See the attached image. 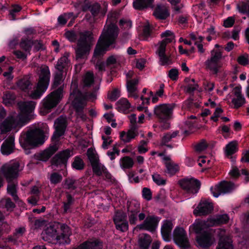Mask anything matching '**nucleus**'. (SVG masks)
I'll list each match as a JSON object with an SVG mask.
<instances>
[{
  "label": "nucleus",
  "mask_w": 249,
  "mask_h": 249,
  "mask_svg": "<svg viewBox=\"0 0 249 249\" xmlns=\"http://www.w3.org/2000/svg\"><path fill=\"white\" fill-rule=\"evenodd\" d=\"M54 126L55 131L52 137V140L54 143L51 144L44 151L35 154V158L36 160L46 161L58 150L59 139L64 135L67 127L66 118L62 116L58 118L55 121Z\"/></svg>",
  "instance_id": "1"
},
{
  "label": "nucleus",
  "mask_w": 249,
  "mask_h": 249,
  "mask_svg": "<svg viewBox=\"0 0 249 249\" xmlns=\"http://www.w3.org/2000/svg\"><path fill=\"white\" fill-rule=\"evenodd\" d=\"M118 32V28L113 23L105 26L95 48L92 60L105 53L110 45L115 42Z\"/></svg>",
  "instance_id": "2"
},
{
  "label": "nucleus",
  "mask_w": 249,
  "mask_h": 249,
  "mask_svg": "<svg viewBox=\"0 0 249 249\" xmlns=\"http://www.w3.org/2000/svg\"><path fill=\"white\" fill-rule=\"evenodd\" d=\"M6 112L3 108L0 109V134H3L12 129L20 128L27 123V117L16 112L10 113L5 119Z\"/></svg>",
  "instance_id": "3"
},
{
  "label": "nucleus",
  "mask_w": 249,
  "mask_h": 249,
  "mask_svg": "<svg viewBox=\"0 0 249 249\" xmlns=\"http://www.w3.org/2000/svg\"><path fill=\"white\" fill-rule=\"evenodd\" d=\"M71 231L69 227L65 224L60 225V232L57 233V230L54 225L48 227L42 233V239L49 243L54 244H65L70 242L69 236Z\"/></svg>",
  "instance_id": "4"
},
{
  "label": "nucleus",
  "mask_w": 249,
  "mask_h": 249,
  "mask_svg": "<svg viewBox=\"0 0 249 249\" xmlns=\"http://www.w3.org/2000/svg\"><path fill=\"white\" fill-rule=\"evenodd\" d=\"M99 87L96 86L94 91L90 94H83L74 85L73 91L71 93L69 99L71 102L72 105L75 109L77 115L82 120L86 119V115L83 113V109L87 105L88 99L94 100L96 98V92L99 89Z\"/></svg>",
  "instance_id": "5"
},
{
  "label": "nucleus",
  "mask_w": 249,
  "mask_h": 249,
  "mask_svg": "<svg viewBox=\"0 0 249 249\" xmlns=\"http://www.w3.org/2000/svg\"><path fill=\"white\" fill-rule=\"evenodd\" d=\"M38 80L33 89L28 92L29 96L33 99H37L41 97L45 92L49 86L50 72L48 66L41 65L37 69Z\"/></svg>",
  "instance_id": "6"
},
{
  "label": "nucleus",
  "mask_w": 249,
  "mask_h": 249,
  "mask_svg": "<svg viewBox=\"0 0 249 249\" xmlns=\"http://www.w3.org/2000/svg\"><path fill=\"white\" fill-rule=\"evenodd\" d=\"M93 41L92 33L89 31L81 32L75 49L77 59L84 58L89 53Z\"/></svg>",
  "instance_id": "7"
},
{
  "label": "nucleus",
  "mask_w": 249,
  "mask_h": 249,
  "mask_svg": "<svg viewBox=\"0 0 249 249\" xmlns=\"http://www.w3.org/2000/svg\"><path fill=\"white\" fill-rule=\"evenodd\" d=\"M45 142L43 131L39 129H36L28 131L25 136L20 139V143L25 149L42 144Z\"/></svg>",
  "instance_id": "8"
},
{
  "label": "nucleus",
  "mask_w": 249,
  "mask_h": 249,
  "mask_svg": "<svg viewBox=\"0 0 249 249\" xmlns=\"http://www.w3.org/2000/svg\"><path fill=\"white\" fill-rule=\"evenodd\" d=\"M222 57V53L220 50H213L211 56L205 62L206 69L213 74H217L221 66L219 63Z\"/></svg>",
  "instance_id": "9"
},
{
  "label": "nucleus",
  "mask_w": 249,
  "mask_h": 249,
  "mask_svg": "<svg viewBox=\"0 0 249 249\" xmlns=\"http://www.w3.org/2000/svg\"><path fill=\"white\" fill-rule=\"evenodd\" d=\"M63 96V89L60 87L49 94L43 100V106L48 111L56 107Z\"/></svg>",
  "instance_id": "10"
},
{
  "label": "nucleus",
  "mask_w": 249,
  "mask_h": 249,
  "mask_svg": "<svg viewBox=\"0 0 249 249\" xmlns=\"http://www.w3.org/2000/svg\"><path fill=\"white\" fill-rule=\"evenodd\" d=\"M174 104H161L155 107L154 114L161 122L167 121L172 118Z\"/></svg>",
  "instance_id": "11"
},
{
  "label": "nucleus",
  "mask_w": 249,
  "mask_h": 249,
  "mask_svg": "<svg viewBox=\"0 0 249 249\" xmlns=\"http://www.w3.org/2000/svg\"><path fill=\"white\" fill-rule=\"evenodd\" d=\"M19 166V163L17 162L6 163L1 167L0 172L7 181H11L18 177Z\"/></svg>",
  "instance_id": "12"
},
{
  "label": "nucleus",
  "mask_w": 249,
  "mask_h": 249,
  "mask_svg": "<svg viewBox=\"0 0 249 249\" xmlns=\"http://www.w3.org/2000/svg\"><path fill=\"white\" fill-rule=\"evenodd\" d=\"M178 184L182 189L193 194L198 192L201 185L198 180L193 178L181 179L178 181Z\"/></svg>",
  "instance_id": "13"
},
{
  "label": "nucleus",
  "mask_w": 249,
  "mask_h": 249,
  "mask_svg": "<svg viewBox=\"0 0 249 249\" xmlns=\"http://www.w3.org/2000/svg\"><path fill=\"white\" fill-rule=\"evenodd\" d=\"M173 239L177 245L183 248L190 247V243L187 233L184 229L177 227L173 232Z\"/></svg>",
  "instance_id": "14"
},
{
  "label": "nucleus",
  "mask_w": 249,
  "mask_h": 249,
  "mask_svg": "<svg viewBox=\"0 0 249 249\" xmlns=\"http://www.w3.org/2000/svg\"><path fill=\"white\" fill-rule=\"evenodd\" d=\"M72 155L71 150L67 149L56 154L52 159V164L55 166H66L68 160Z\"/></svg>",
  "instance_id": "15"
},
{
  "label": "nucleus",
  "mask_w": 249,
  "mask_h": 249,
  "mask_svg": "<svg viewBox=\"0 0 249 249\" xmlns=\"http://www.w3.org/2000/svg\"><path fill=\"white\" fill-rule=\"evenodd\" d=\"M235 186L231 182L222 181L218 185L211 189V192L214 197H218L221 194L228 193L234 189Z\"/></svg>",
  "instance_id": "16"
},
{
  "label": "nucleus",
  "mask_w": 249,
  "mask_h": 249,
  "mask_svg": "<svg viewBox=\"0 0 249 249\" xmlns=\"http://www.w3.org/2000/svg\"><path fill=\"white\" fill-rule=\"evenodd\" d=\"M159 220L157 217L154 215H148L146 217L142 223L138 225L135 230H143L153 232L157 227Z\"/></svg>",
  "instance_id": "17"
},
{
  "label": "nucleus",
  "mask_w": 249,
  "mask_h": 249,
  "mask_svg": "<svg viewBox=\"0 0 249 249\" xmlns=\"http://www.w3.org/2000/svg\"><path fill=\"white\" fill-rule=\"evenodd\" d=\"M213 205L212 203L206 200H201L194 211L196 216L206 215L212 213Z\"/></svg>",
  "instance_id": "18"
},
{
  "label": "nucleus",
  "mask_w": 249,
  "mask_h": 249,
  "mask_svg": "<svg viewBox=\"0 0 249 249\" xmlns=\"http://www.w3.org/2000/svg\"><path fill=\"white\" fill-rule=\"evenodd\" d=\"M214 238L210 231H204L196 236V241L201 247H207L214 242Z\"/></svg>",
  "instance_id": "19"
},
{
  "label": "nucleus",
  "mask_w": 249,
  "mask_h": 249,
  "mask_svg": "<svg viewBox=\"0 0 249 249\" xmlns=\"http://www.w3.org/2000/svg\"><path fill=\"white\" fill-rule=\"evenodd\" d=\"M36 105V102L32 101L18 103V107L20 111L18 114L26 116L27 117V123L29 121L28 115L34 110Z\"/></svg>",
  "instance_id": "20"
},
{
  "label": "nucleus",
  "mask_w": 249,
  "mask_h": 249,
  "mask_svg": "<svg viewBox=\"0 0 249 249\" xmlns=\"http://www.w3.org/2000/svg\"><path fill=\"white\" fill-rule=\"evenodd\" d=\"M103 243L98 239H91L73 249H102Z\"/></svg>",
  "instance_id": "21"
},
{
  "label": "nucleus",
  "mask_w": 249,
  "mask_h": 249,
  "mask_svg": "<svg viewBox=\"0 0 249 249\" xmlns=\"http://www.w3.org/2000/svg\"><path fill=\"white\" fill-rule=\"evenodd\" d=\"M14 137L13 136H9L1 145V151L4 155H9L14 150Z\"/></svg>",
  "instance_id": "22"
},
{
  "label": "nucleus",
  "mask_w": 249,
  "mask_h": 249,
  "mask_svg": "<svg viewBox=\"0 0 249 249\" xmlns=\"http://www.w3.org/2000/svg\"><path fill=\"white\" fill-rule=\"evenodd\" d=\"M153 15L158 19L164 20L169 16L170 13L164 5L158 4L154 9Z\"/></svg>",
  "instance_id": "23"
},
{
  "label": "nucleus",
  "mask_w": 249,
  "mask_h": 249,
  "mask_svg": "<svg viewBox=\"0 0 249 249\" xmlns=\"http://www.w3.org/2000/svg\"><path fill=\"white\" fill-rule=\"evenodd\" d=\"M233 93L235 97L232 99V103L235 108H238L245 103V99L241 94V88L235 87L233 89Z\"/></svg>",
  "instance_id": "24"
},
{
  "label": "nucleus",
  "mask_w": 249,
  "mask_h": 249,
  "mask_svg": "<svg viewBox=\"0 0 249 249\" xmlns=\"http://www.w3.org/2000/svg\"><path fill=\"white\" fill-rule=\"evenodd\" d=\"M139 83V79L135 78L133 79H128L126 81V87L129 92V96L137 99L138 98L137 94V86Z\"/></svg>",
  "instance_id": "25"
},
{
  "label": "nucleus",
  "mask_w": 249,
  "mask_h": 249,
  "mask_svg": "<svg viewBox=\"0 0 249 249\" xmlns=\"http://www.w3.org/2000/svg\"><path fill=\"white\" fill-rule=\"evenodd\" d=\"M173 225L171 221L165 220L161 228V232L164 240L166 241L170 240L171 232Z\"/></svg>",
  "instance_id": "26"
},
{
  "label": "nucleus",
  "mask_w": 249,
  "mask_h": 249,
  "mask_svg": "<svg viewBox=\"0 0 249 249\" xmlns=\"http://www.w3.org/2000/svg\"><path fill=\"white\" fill-rule=\"evenodd\" d=\"M138 135L137 129L130 127L127 132L122 131L120 133V137L121 140L124 142H129L132 139H134Z\"/></svg>",
  "instance_id": "27"
},
{
  "label": "nucleus",
  "mask_w": 249,
  "mask_h": 249,
  "mask_svg": "<svg viewBox=\"0 0 249 249\" xmlns=\"http://www.w3.org/2000/svg\"><path fill=\"white\" fill-rule=\"evenodd\" d=\"M154 0H134L133 6L135 9L142 10L154 7Z\"/></svg>",
  "instance_id": "28"
},
{
  "label": "nucleus",
  "mask_w": 249,
  "mask_h": 249,
  "mask_svg": "<svg viewBox=\"0 0 249 249\" xmlns=\"http://www.w3.org/2000/svg\"><path fill=\"white\" fill-rule=\"evenodd\" d=\"M70 54L68 53H65L57 62L55 68L58 71H63V69L69 67L71 65L69 59Z\"/></svg>",
  "instance_id": "29"
},
{
  "label": "nucleus",
  "mask_w": 249,
  "mask_h": 249,
  "mask_svg": "<svg viewBox=\"0 0 249 249\" xmlns=\"http://www.w3.org/2000/svg\"><path fill=\"white\" fill-rule=\"evenodd\" d=\"M229 220V217L227 214L219 215L216 216L215 218L208 220L207 222H210V223L207 224V226H213L215 225L226 224Z\"/></svg>",
  "instance_id": "30"
},
{
  "label": "nucleus",
  "mask_w": 249,
  "mask_h": 249,
  "mask_svg": "<svg viewBox=\"0 0 249 249\" xmlns=\"http://www.w3.org/2000/svg\"><path fill=\"white\" fill-rule=\"evenodd\" d=\"M17 86L19 89L25 92H29L31 88L32 83L28 76H24L17 82Z\"/></svg>",
  "instance_id": "31"
},
{
  "label": "nucleus",
  "mask_w": 249,
  "mask_h": 249,
  "mask_svg": "<svg viewBox=\"0 0 249 249\" xmlns=\"http://www.w3.org/2000/svg\"><path fill=\"white\" fill-rule=\"evenodd\" d=\"M152 241L150 235L147 234L140 235L138 244L140 247L142 249H148Z\"/></svg>",
  "instance_id": "32"
},
{
  "label": "nucleus",
  "mask_w": 249,
  "mask_h": 249,
  "mask_svg": "<svg viewBox=\"0 0 249 249\" xmlns=\"http://www.w3.org/2000/svg\"><path fill=\"white\" fill-rule=\"evenodd\" d=\"M134 164L133 160L129 156H124L120 159V165L123 170L130 169L133 167Z\"/></svg>",
  "instance_id": "33"
},
{
  "label": "nucleus",
  "mask_w": 249,
  "mask_h": 249,
  "mask_svg": "<svg viewBox=\"0 0 249 249\" xmlns=\"http://www.w3.org/2000/svg\"><path fill=\"white\" fill-rule=\"evenodd\" d=\"M232 241L229 237H225L219 240L216 249H232Z\"/></svg>",
  "instance_id": "34"
},
{
  "label": "nucleus",
  "mask_w": 249,
  "mask_h": 249,
  "mask_svg": "<svg viewBox=\"0 0 249 249\" xmlns=\"http://www.w3.org/2000/svg\"><path fill=\"white\" fill-rule=\"evenodd\" d=\"M238 142L233 141L226 145L225 149V154L227 156H231L234 154L238 149Z\"/></svg>",
  "instance_id": "35"
},
{
  "label": "nucleus",
  "mask_w": 249,
  "mask_h": 249,
  "mask_svg": "<svg viewBox=\"0 0 249 249\" xmlns=\"http://www.w3.org/2000/svg\"><path fill=\"white\" fill-rule=\"evenodd\" d=\"M178 134L179 132L178 131H175L172 133H165L161 138L160 144L162 145H167L168 147H171L170 145H167V143L169 142L172 139L177 137Z\"/></svg>",
  "instance_id": "36"
},
{
  "label": "nucleus",
  "mask_w": 249,
  "mask_h": 249,
  "mask_svg": "<svg viewBox=\"0 0 249 249\" xmlns=\"http://www.w3.org/2000/svg\"><path fill=\"white\" fill-rule=\"evenodd\" d=\"M2 99L3 104L7 106H9L14 103L16 95L11 92L6 91L4 93Z\"/></svg>",
  "instance_id": "37"
},
{
  "label": "nucleus",
  "mask_w": 249,
  "mask_h": 249,
  "mask_svg": "<svg viewBox=\"0 0 249 249\" xmlns=\"http://www.w3.org/2000/svg\"><path fill=\"white\" fill-rule=\"evenodd\" d=\"M117 107L120 111L127 112L131 107V105L127 99L122 98L118 101Z\"/></svg>",
  "instance_id": "38"
},
{
  "label": "nucleus",
  "mask_w": 249,
  "mask_h": 249,
  "mask_svg": "<svg viewBox=\"0 0 249 249\" xmlns=\"http://www.w3.org/2000/svg\"><path fill=\"white\" fill-rule=\"evenodd\" d=\"M8 182L9 183L7 188V192L8 194L13 196L14 199L16 201L18 200V197L17 195V183L11 182L10 181Z\"/></svg>",
  "instance_id": "39"
},
{
  "label": "nucleus",
  "mask_w": 249,
  "mask_h": 249,
  "mask_svg": "<svg viewBox=\"0 0 249 249\" xmlns=\"http://www.w3.org/2000/svg\"><path fill=\"white\" fill-rule=\"evenodd\" d=\"M165 164L167 172L171 175H175L179 171L178 165L173 161L166 162Z\"/></svg>",
  "instance_id": "40"
},
{
  "label": "nucleus",
  "mask_w": 249,
  "mask_h": 249,
  "mask_svg": "<svg viewBox=\"0 0 249 249\" xmlns=\"http://www.w3.org/2000/svg\"><path fill=\"white\" fill-rule=\"evenodd\" d=\"M87 154L91 165L100 161L98 155L93 149H88Z\"/></svg>",
  "instance_id": "41"
},
{
  "label": "nucleus",
  "mask_w": 249,
  "mask_h": 249,
  "mask_svg": "<svg viewBox=\"0 0 249 249\" xmlns=\"http://www.w3.org/2000/svg\"><path fill=\"white\" fill-rule=\"evenodd\" d=\"M94 82L93 74L90 72H87L83 77V87H90Z\"/></svg>",
  "instance_id": "42"
},
{
  "label": "nucleus",
  "mask_w": 249,
  "mask_h": 249,
  "mask_svg": "<svg viewBox=\"0 0 249 249\" xmlns=\"http://www.w3.org/2000/svg\"><path fill=\"white\" fill-rule=\"evenodd\" d=\"M185 81L189 83L185 88V90L187 92L192 93L197 89L198 85L197 84L195 83L194 79H190L187 78L185 79Z\"/></svg>",
  "instance_id": "43"
},
{
  "label": "nucleus",
  "mask_w": 249,
  "mask_h": 249,
  "mask_svg": "<svg viewBox=\"0 0 249 249\" xmlns=\"http://www.w3.org/2000/svg\"><path fill=\"white\" fill-rule=\"evenodd\" d=\"M161 37L163 38L162 41L169 43L175 41V35L170 30H167L163 32L161 35Z\"/></svg>",
  "instance_id": "44"
},
{
  "label": "nucleus",
  "mask_w": 249,
  "mask_h": 249,
  "mask_svg": "<svg viewBox=\"0 0 249 249\" xmlns=\"http://www.w3.org/2000/svg\"><path fill=\"white\" fill-rule=\"evenodd\" d=\"M0 207L5 208L7 210H12L15 207V204L12 201L10 198H6L2 199L0 201Z\"/></svg>",
  "instance_id": "45"
},
{
  "label": "nucleus",
  "mask_w": 249,
  "mask_h": 249,
  "mask_svg": "<svg viewBox=\"0 0 249 249\" xmlns=\"http://www.w3.org/2000/svg\"><path fill=\"white\" fill-rule=\"evenodd\" d=\"M91 165L93 173L98 176H101L103 171H105V169L106 168L105 166L100 161Z\"/></svg>",
  "instance_id": "46"
},
{
  "label": "nucleus",
  "mask_w": 249,
  "mask_h": 249,
  "mask_svg": "<svg viewBox=\"0 0 249 249\" xmlns=\"http://www.w3.org/2000/svg\"><path fill=\"white\" fill-rule=\"evenodd\" d=\"M66 198V201L63 202V210L64 213H67L69 211L74 201V199L72 196L68 193L67 194Z\"/></svg>",
  "instance_id": "47"
},
{
  "label": "nucleus",
  "mask_w": 249,
  "mask_h": 249,
  "mask_svg": "<svg viewBox=\"0 0 249 249\" xmlns=\"http://www.w3.org/2000/svg\"><path fill=\"white\" fill-rule=\"evenodd\" d=\"M85 166L84 162L79 157H75L72 163V167L76 170H82Z\"/></svg>",
  "instance_id": "48"
},
{
  "label": "nucleus",
  "mask_w": 249,
  "mask_h": 249,
  "mask_svg": "<svg viewBox=\"0 0 249 249\" xmlns=\"http://www.w3.org/2000/svg\"><path fill=\"white\" fill-rule=\"evenodd\" d=\"M49 178L51 184H56L61 182L62 180V176L57 172H53L50 174Z\"/></svg>",
  "instance_id": "49"
},
{
  "label": "nucleus",
  "mask_w": 249,
  "mask_h": 249,
  "mask_svg": "<svg viewBox=\"0 0 249 249\" xmlns=\"http://www.w3.org/2000/svg\"><path fill=\"white\" fill-rule=\"evenodd\" d=\"M126 216L124 213L121 212H116L113 218L115 224H117L119 226L120 222L126 220Z\"/></svg>",
  "instance_id": "50"
},
{
  "label": "nucleus",
  "mask_w": 249,
  "mask_h": 249,
  "mask_svg": "<svg viewBox=\"0 0 249 249\" xmlns=\"http://www.w3.org/2000/svg\"><path fill=\"white\" fill-rule=\"evenodd\" d=\"M140 205L135 202H131L127 205L128 213H138L140 211Z\"/></svg>",
  "instance_id": "51"
},
{
  "label": "nucleus",
  "mask_w": 249,
  "mask_h": 249,
  "mask_svg": "<svg viewBox=\"0 0 249 249\" xmlns=\"http://www.w3.org/2000/svg\"><path fill=\"white\" fill-rule=\"evenodd\" d=\"M20 46L25 51L29 52L33 46V41L28 39H22L20 43Z\"/></svg>",
  "instance_id": "52"
},
{
  "label": "nucleus",
  "mask_w": 249,
  "mask_h": 249,
  "mask_svg": "<svg viewBox=\"0 0 249 249\" xmlns=\"http://www.w3.org/2000/svg\"><path fill=\"white\" fill-rule=\"evenodd\" d=\"M152 179L154 182L158 185H163L166 183V179L162 178L160 175L158 173H154L152 175Z\"/></svg>",
  "instance_id": "53"
},
{
  "label": "nucleus",
  "mask_w": 249,
  "mask_h": 249,
  "mask_svg": "<svg viewBox=\"0 0 249 249\" xmlns=\"http://www.w3.org/2000/svg\"><path fill=\"white\" fill-rule=\"evenodd\" d=\"M65 186L66 188L71 190H75L77 187L76 186V180L71 178L66 179Z\"/></svg>",
  "instance_id": "54"
},
{
  "label": "nucleus",
  "mask_w": 249,
  "mask_h": 249,
  "mask_svg": "<svg viewBox=\"0 0 249 249\" xmlns=\"http://www.w3.org/2000/svg\"><path fill=\"white\" fill-rule=\"evenodd\" d=\"M63 80V71H58L56 72L54 77L53 85L57 87L60 85Z\"/></svg>",
  "instance_id": "55"
},
{
  "label": "nucleus",
  "mask_w": 249,
  "mask_h": 249,
  "mask_svg": "<svg viewBox=\"0 0 249 249\" xmlns=\"http://www.w3.org/2000/svg\"><path fill=\"white\" fill-rule=\"evenodd\" d=\"M168 43L163 41H161L158 44V47L157 50V53L158 54V55H160L165 53L166 47Z\"/></svg>",
  "instance_id": "56"
},
{
  "label": "nucleus",
  "mask_w": 249,
  "mask_h": 249,
  "mask_svg": "<svg viewBox=\"0 0 249 249\" xmlns=\"http://www.w3.org/2000/svg\"><path fill=\"white\" fill-rule=\"evenodd\" d=\"M120 96V92L117 89H114L112 91L109 92L107 95L108 98L111 101L116 100Z\"/></svg>",
  "instance_id": "57"
},
{
  "label": "nucleus",
  "mask_w": 249,
  "mask_h": 249,
  "mask_svg": "<svg viewBox=\"0 0 249 249\" xmlns=\"http://www.w3.org/2000/svg\"><path fill=\"white\" fill-rule=\"evenodd\" d=\"M147 141L142 140L140 142V144L138 147V152L141 153H145L148 151L147 148Z\"/></svg>",
  "instance_id": "58"
},
{
  "label": "nucleus",
  "mask_w": 249,
  "mask_h": 249,
  "mask_svg": "<svg viewBox=\"0 0 249 249\" xmlns=\"http://www.w3.org/2000/svg\"><path fill=\"white\" fill-rule=\"evenodd\" d=\"M237 8L241 13H247L249 15V1L247 3L238 4Z\"/></svg>",
  "instance_id": "59"
},
{
  "label": "nucleus",
  "mask_w": 249,
  "mask_h": 249,
  "mask_svg": "<svg viewBox=\"0 0 249 249\" xmlns=\"http://www.w3.org/2000/svg\"><path fill=\"white\" fill-rule=\"evenodd\" d=\"M21 10V7L19 5H13L12 9L10 10V15L11 19H16V13L19 12Z\"/></svg>",
  "instance_id": "60"
},
{
  "label": "nucleus",
  "mask_w": 249,
  "mask_h": 249,
  "mask_svg": "<svg viewBox=\"0 0 249 249\" xmlns=\"http://www.w3.org/2000/svg\"><path fill=\"white\" fill-rule=\"evenodd\" d=\"M208 147V144L205 140H202L196 146V150L201 152L205 150Z\"/></svg>",
  "instance_id": "61"
},
{
  "label": "nucleus",
  "mask_w": 249,
  "mask_h": 249,
  "mask_svg": "<svg viewBox=\"0 0 249 249\" xmlns=\"http://www.w3.org/2000/svg\"><path fill=\"white\" fill-rule=\"evenodd\" d=\"M204 224V222H196L193 225V230L196 233H199L202 231V227Z\"/></svg>",
  "instance_id": "62"
},
{
  "label": "nucleus",
  "mask_w": 249,
  "mask_h": 249,
  "mask_svg": "<svg viewBox=\"0 0 249 249\" xmlns=\"http://www.w3.org/2000/svg\"><path fill=\"white\" fill-rule=\"evenodd\" d=\"M100 10V5L98 3H95L91 5L90 11L93 16L95 17L98 14Z\"/></svg>",
  "instance_id": "63"
},
{
  "label": "nucleus",
  "mask_w": 249,
  "mask_h": 249,
  "mask_svg": "<svg viewBox=\"0 0 249 249\" xmlns=\"http://www.w3.org/2000/svg\"><path fill=\"white\" fill-rule=\"evenodd\" d=\"M102 138L103 140V142L102 145V147L105 149H107L109 146L112 142V140H111V137L102 136Z\"/></svg>",
  "instance_id": "64"
}]
</instances>
